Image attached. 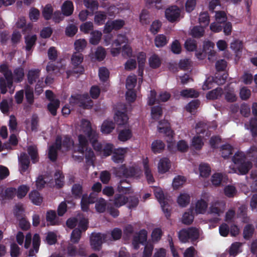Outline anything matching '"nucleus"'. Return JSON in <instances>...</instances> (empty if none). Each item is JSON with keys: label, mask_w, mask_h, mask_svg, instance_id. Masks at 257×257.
Returning a JSON list of instances; mask_svg holds the SVG:
<instances>
[{"label": "nucleus", "mask_w": 257, "mask_h": 257, "mask_svg": "<svg viewBox=\"0 0 257 257\" xmlns=\"http://www.w3.org/2000/svg\"><path fill=\"white\" fill-rule=\"evenodd\" d=\"M82 123L83 125H85L84 133L88 138L94 150L96 152H101L102 146L98 141V134L96 131L92 128L91 123L89 121L85 120L82 121Z\"/></svg>", "instance_id": "f257e3e1"}, {"label": "nucleus", "mask_w": 257, "mask_h": 257, "mask_svg": "<svg viewBox=\"0 0 257 257\" xmlns=\"http://www.w3.org/2000/svg\"><path fill=\"white\" fill-rule=\"evenodd\" d=\"M84 57L81 53L74 52L71 57V64L72 68L66 71L67 77L74 74H82L84 72V68L82 65Z\"/></svg>", "instance_id": "f03ea898"}, {"label": "nucleus", "mask_w": 257, "mask_h": 257, "mask_svg": "<svg viewBox=\"0 0 257 257\" xmlns=\"http://www.w3.org/2000/svg\"><path fill=\"white\" fill-rule=\"evenodd\" d=\"M69 102L72 106L78 105L83 109L90 108L93 105V101L89 99L87 93L72 95L69 98Z\"/></svg>", "instance_id": "7ed1b4c3"}, {"label": "nucleus", "mask_w": 257, "mask_h": 257, "mask_svg": "<svg viewBox=\"0 0 257 257\" xmlns=\"http://www.w3.org/2000/svg\"><path fill=\"white\" fill-rule=\"evenodd\" d=\"M199 237V230L194 227L182 229L178 233L179 239L183 243L188 242L189 240L191 242H194L196 241Z\"/></svg>", "instance_id": "20e7f679"}, {"label": "nucleus", "mask_w": 257, "mask_h": 257, "mask_svg": "<svg viewBox=\"0 0 257 257\" xmlns=\"http://www.w3.org/2000/svg\"><path fill=\"white\" fill-rule=\"evenodd\" d=\"M125 25V22L121 19H117L111 21H107L104 25L103 33L108 34L105 36V41L107 45L110 44L111 36L110 33L114 30L115 31L121 29Z\"/></svg>", "instance_id": "39448f33"}, {"label": "nucleus", "mask_w": 257, "mask_h": 257, "mask_svg": "<svg viewBox=\"0 0 257 257\" xmlns=\"http://www.w3.org/2000/svg\"><path fill=\"white\" fill-rule=\"evenodd\" d=\"M108 236L107 234L101 233H92L90 237V244L94 250H100L103 242L108 240Z\"/></svg>", "instance_id": "423d86ee"}, {"label": "nucleus", "mask_w": 257, "mask_h": 257, "mask_svg": "<svg viewBox=\"0 0 257 257\" xmlns=\"http://www.w3.org/2000/svg\"><path fill=\"white\" fill-rule=\"evenodd\" d=\"M154 194L155 197L160 203L162 210L165 213L166 218L169 219L171 216V209L163 191L161 190H157L155 192Z\"/></svg>", "instance_id": "0eeeda50"}, {"label": "nucleus", "mask_w": 257, "mask_h": 257, "mask_svg": "<svg viewBox=\"0 0 257 257\" xmlns=\"http://www.w3.org/2000/svg\"><path fill=\"white\" fill-rule=\"evenodd\" d=\"M5 78L0 77V89L2 94L7 92V88L11 89L13 86V73L9 70L3 73Z\"/></svg>", "instance_id": "6e6552de"}, {"label": "nucleus", "mask_w": 257, "mask_h": 257, "mask_svg": "<svg viewBox=\"0 0 257 257\" xmlns=\"http://www.w3.org/2000/svg\"><path fill=\"white\" fill-rule=\"evenodd\" d=\"M180 15L181 10L177 6H171L165 11V17L167 20L171 23L178 21Z\"/></svg>", "instance_id": "1a4fd4ad"}, {"label": "nucleus", "mask_w": 257, "mask_h": 257, "mask_svg": "<svg viewBox=\"0 0 257 257\" xmlns=\"http://www.w3.org/2000/svg\"><path fill=\"white\" fill-rule=\"evenodd\" d=\"M65 253L68 257H75L77 255L84 256L85 255V249L79 245V248L77 247L73 243H69L65 249Z\"/></svg>", "instance_id": "9d476101"}, {"label": "nucleus", "mask_w": 257, "mask_h": 257, "mask_svg": "<svg viewBox=\"0 0 257 257\" xmlns=\"http://www.w3.org/2000/svg\"><path fill=\"white\" fill-rule=\"evenodd\" d=\"M137 174V169L134 167H126L121 165L116 170V174L119 177L129 178L135 176Z\"/></svg>", "instance_id": "9b49d317"}, {"label": "nucleus", "mask_w": 257, "mask_h": 257, "mask_svg": "<svg viewBox=\"0 0 257 257\" xmlns=\"http://www.w3.org/2000/svg\"><path fill=\"white\" fill-rule=\"evenodd\" d=\"M167 123L168 122L165 120L160 121L159 126H158V130L159 133L164 134L168 137L167 142L169 144L168 147L169 148L170 147L171 144L173 143L174 135V132L170 128V127L167 126H161L162 125Z\"/></svg>", "instance_id": "f8f14e48"}, {"label": "nucleus", "mask_w": 257, "mask_h": 257, "mask_svg": "<svg viewBox=\"0 0 257 257\" xmlns=\"http://www.w3.org/2000/svg\"><path fill=\"white\" fill-rule=\"evenodd\" d=\"M226 76L223 75L220 76L219 78L216 77L215 78H212L211 80H209V78L207 79L205 82L202 86L203 90H208L212 87V84L213 82L216 83L218 85H222L225 83L226 81Z\"/></svg>", "instance_id": "ddd939ff"}, {"label": "nucleus", "mask_w": 257, "mask_h": 257, "mask_svg": "<svg viewBox=\"0 0 257 257\" xmlns=\"http://www.w3.org/2000/svg\"><path fill=\"white\" fill-rule=\"evenodd\" d=\"M126 148H118L114 150L112 156V161L116 163H122L124 160Z\"/></svg>", "instance_id": "4468645a"}, {"label": "nucleus", "mask_w": 257, "mask_h": 257, "mask_svg": "<svg viewBox=\"0 0 257 257\" xmlns=\"http://www.w3.org/2000/svg\"><path fill=\"white\" fill-rule=\"evenodd\" d=\"M114 119L117 124L122 125L126 124L128 117L125 111L117 110L115 113Z\"/></svg>", "instance_id": "2eb2a0df"}, {"label": "nucleus", "mask_w": 257, "mask_h": 257, "mask_svg": "<svg viewBox=\"0 0 257 257\" xmlns=\"http://www.w3.org/2000/svg\"><path fill=\"white\" fill-rule=\"evenodd\" d=\"M46 219L49 225H57L59 224V218L57 216L56 211L53 210H49L47 211Z\"/></svg>", "instance_id": "dca6fc26"}, {"label": "nucleus", "mask_w": 257, "mask_h": 257, "mask_svg": "<svg viewBox=\"0 0 257 257\" xmlns=\"http://www.w3.org/2000/svg\"><path fill=\"white\" fill-rule=\"evenodd\" d=\"M40 72L41 71L39 69H32L28 71L27 79L29 84L32 85L36 82L37 79L40 76Z\"/></svg>", "instance_id": "f3484780"}, {"label": "nucleus", "mask_w": 257, "mask_h": 257, "mask_svg": "<svg viewBox=\"0 0 257 257\" xmlns=\"http://www.w3.org/2000/svg\"><path fill=\"white\" fill-rule=\"evenodd\" d=\"M62 14L65 16H70L73 14L74 6L73 3L70 1H65L61 6Z\"/></svg>", "instance_id": "a211bd4d"}, {"label": "nucleus", "mask_w": 257, "mask_h": 257, "mask_svg": "<svg viewBox=\"0 0 257 257\" xmlns=\"http://www.w3.org/2000/svg\"><path fill=\"white\" fill-rule=\"evenodd\" d=\"M171 167L170 161L167 158L160 159L158 164V171L161 174H164L169 171Z\"/></svg>", "instance_id": "6ab92c4d"}, {"label": "nucleus", "mask_w": 257, "mask_h": 257, "mask_svg": "<svg viewBox=\"0 0 257 257\" xmlns=\"http://www.w3.org/2000/svg\"><path fill=\"white\" fill-rule=\"evenodd\" d=\"M117 191L119 193L125 194H130L132 192L131 186L125 179L120 181L117 186Z\"/></svg>", "instance_id": "aec40b11"}, {"label": "nucleus", "mask_w": 257, "mask_h": 257, "mask_svg": "<svg viewBox=\"0 0 257 257\" xmlns=\"http://www.w3.org/2000/svg\"><path fill=\"white\" fill-rule=\"evenodd\" d=\"M165 148L164 143L160 140H156L153 141L151 145L152 151L155 154L162 153Z\"/></svg>", "instance_id": "412c9836"}, {"label": "nucleus", "mask_w": 257, "mask_h": 257, "mask_svg": "<svg viewBox=\"0 0 257 257\" xmlns=\"http://www.w3.org/2000/svg\"><path fill=\"white\" fill-rule=\"evenodd\" d=\"M115 124L112 120H105L101 126V132L103 134H110L114 129Z\"/></svg>", "instance_id": "4be33fe9"}, {"label": "nucleus", "mask_w": 257, "mask_h": 257, "mask_svg": "<svg viewBox=\"0 0 257 257\" xmlns=\"http://www.w3.org/2000/svg\"><path fill=\"white\" fill-rule=\"evenodd\" d=\"M255 229L252 224H247L243 228V237L246 240H250L253 236Z\"/></svg>", "instance_id": "5701e85b"}, {"label": "nucleus", "mask_w": 257, "mask_h": 257, "mask_svg": "<svg viewBox=\"0 0 257 257\" xmlns=\"http://www.w3.org/2000/svg\"><path fill=\"white\" fill-rule=\"evenodd\" d=\"M19 160L21 170L23 172H26L28 169L30 163L29 156L25 153H23Z\"/></svg>", "instance_id": "b1692460"}, {"label": "nucleus", "mask_w": 257, "mask_h": 257, "mask_svg": "<svg viewBox=\"0 0 257 257\" xmlns=\"http://www.w3.org/2000/svg\"><path fill=\"white\" fill-rule=\"evenodd\" d=\"M16 27L19 29H23V31L26 33L30 31L32 29L33 25L31 23H29L26 25V20L25 17H21L19 19L16 23Z\"/></svg>", "instance_id": "393cba45"}, {"label": "nucleus", "mask_w": 257, "mask_h": 257, "mask_svg": "<svg viewBox=\"0 0 257 257\" xmlns=\"http://www.w3.org/2000/svg\"><path fill=\"white\" fill-rule=\"evenodd\" d=\"M37 37L36 35L32 36L27 35L25 37V43L26 44L25 49L27 51H30L36 45Z\"/></svg>", "instance_id": "a878e982"}, {"label": "nucleus", "mask_w": 257, "mask_h": 257, "mask_svg": "<svg viewBox=\"0 0 257 257\" xmlns=\"http://www.w3.org/2000/svg\"><path fill=\"white\" fill-rule=\"evenodd\" d=\"M107 15L104 12L97 11L95 14L94 22L96 25L101 26L105 23Z\"/></svg>", "instance_id": "bb28decb"}, {"label": "nucleus", "mask_w": 257, "mask_h": 257, "mask_svg": "<svg viewBox=\"0 0 257 257\" xmlns=\"http://www.w3.org/2000/svg\"><path fill=\"white\" fill-rule=\"evenodd\" d=\"M223 94V90L221 87H217L209 91L206 94V98L209 100L217 99L220 97Z\"/></svg>", "instance_id": "cd10ccee"}, {"label": "nucleus", "mask_w": 257, "mask_h": 257, "mask_svg": "<svg viewBox=\"0 0 257 257\" xmlns=\"http://www.w3.org/2000/svg\"><path fill=\"white\" fill-rule=\"evenodd\" d=\"M133 136V133L131 129L125 128L121 130L118 133V139L121 142H126Z\"/></svg>", "instance_id": "c85d7f7f"}, {"label": "nucleus", "mask_w": 257, "mask_h": 257, "mask_svg": "<svg viewBox=\"0 0 257 257\" xmlns=\"http://www.w3.org/2000/svg\"><path fill=\"white\" fill-rule=\"evenodd\" d=\"M252 167V164L250 161H244L238 165L237 169L241 175H245L248 172Z\"/></svg>", "instance_id": "c756f323"}, {"label": "nucleus", "mask_w": 257, "mask_h": 257, "mask_svg": "<svg viewBox=\"0 0 257 257\" xmlns=\"http://www.w3.org/2000/svg\"><path fill=\"white\" fill-rule=\"evenodd\" d=\"M29 198L32 202L36 205H40L43 201V198L40 196V193L36 190L32 191L30 193Z\"/></svg>", "instance_id": "7c9ffc66"}, {"label": "nucleus", "mask_w": 257, "mask_h": 257, "mask_svg": "<svg viewBox=\"0 0 257 257\" xmlns=\"http://www.w3.org/2000/svg\"><path fill=\"white\" fill-rule=\"evenodd\" d=\"M78 152L83 155L85 149L87 148L88 141L84 135H79L78 136Z\"/></svg>", "instance_id": "2f4dec72"}, {"label": "nucleus", "mask_w": 257, "mask_h": 257, "mask_svg": "<svg viewBox=\"0 0 257 257\" xmlns=\"http://www.w3.org/2000/svg\"><path fill=\"white\" fill-rule=\"evenodd\" d=\"M208 207V203L204 200L201 199L197 201L195 205V211L197 213L203 214Z\"/></svg>", "instance_id": "473e14b6"}, {"label": "nucleus", "mask_w": 257, "mask_h": 257, "mask_svg": "<svg viewBox=\"0 0 257 257\" xmlns=\"http://www.w3.org/2000/svg\"><path fill=\"white\" fill-rule=\"evenodd\" d=\"M71 192L75 199H79L82 196L83 187L82 185L75 183L73 185Z\"/></svg>", "instance_id": "72a5a7b5"}, {"label": "nucleus", "mask_w": 257, "mask_h": 257, "mask_svg": "<svg viewBox=\"0 0 257 257\" xmlns=\"http://www.w3.org/2000/svg\"><path fill=\"white\" fill-rule=\"evenodd\" d=\"M205 33V27L201 26H194L191 31V34L193 37L200 38L203 37Z\"/></svg>", "instance_id": "f704fd0d"}, {"label": "nucleus", "mask_w": 257, "mask_h": 257, "mask_svg": "<svg viewBox=\"0 0 257 257\" xmlns=\"http://www.w3.org/2000/svg\"><path fill=\"white\" fill-rule=\"evenodd\" d=\"M60 101L59 99H55L50 101L47 105V109L53 116H56L57 110L60 106Z\"/></svg>", "instance_id": "c9c22d12"}, {"label": "nucleus", "mask_w": 257, "mask_h": 257, "mask_svg": "<svg viewBox=\"0 0 257 257\" xmlns=\"http://www.w3.org/2000/svg\"><path fill=\"white\" fill-rule=\"evenodd\" d=\"M15 81L17 83L21 82L25 76L24 69L22 67H18L14 70Z\"/></svg>", "instance_id": "e433bc0d"}, {"label": "nucleus", "mask_w": 257, "mask_h": 257, "mask_svg": "<svg viewBox=\"0 0 257 257\" xmlns=\"http://www.w3.org/2000/svg\"><path fill=\"white\" fill-rule=\"evenodd\" d=\"M54 178L56 187L62 188L64 184V176L60 171H56L54 174Z\"/></svg>", "instance_id": "4c0bfd02"}, {"label": "nucleus", "mask_w": 257, "mask_h": 257, "mask_svg": "<svg viewBox=\"0 0 257 257\" xmlns=\"http://www.w3.org/2000/svg\"><path fill=\"white\" fill-rule=\"evenodd\" d=\"M149 63L150 67L153 69H156L161 66L162 61L157 55L153 54L149 58Z\"/></svg>", "instance_id": "58836bf2"}, {"label": "nucleus", "mask_w": 257, "mask_h": 257, "mask_svg": "<svg viewBox=\"0 0 257 257\" xmlns=\"http://www.w3.org/2000/svg\"><path fill=\"white\" fill-rule=\"evenodd\" d=\"M199 169L201 177L207 178L210 176L211 168L208 164L202 163L200 164Z\"/></svg>", "instance_id": "ea45409f"}, {"label": "nucleus", "mask_w": 257, "mask_h": 257, "mask_svg": "<svg viewBox=\"0 0 257 257\" xmlns=\"http://www.w3.org/2000/svg\"><path fill=\"white\" fill-rule=\"evenodd\" d=\"M128 198L122 194H116L114 196V205L116 207H119L127 203Z\"/></svg>", "instance_id": "a19ab883"}, {"label": "nucleus", "mask_w": 257, "mask_h": 257, "mask_svg": "<svg viewBox=\"0 0 257 257\" xmlns=\"http://www.w3.org/2000/svg\"><path fill=\"white\" fill-rule=\"evenodd\" d=\"M226 179V176L221 173H216L211 177V182L215 186H218L221 182Z\"/></svg>", "instance_id": "79ce46f5"}, {"label": "nucleus", "mask_w": 257, "mask_h": 257, "mask_svg": "<svg viewBox=\"0 0 257 257\" xmlns=\"http://www.w3.org/2000/svg\"><path fill=\"white\" fill-rule=\"evenodd\" d=\"M233 150L232 147L229 144L222 145L221 148L222 157L224 159L228 158L233 154Z\"/></svg>", "instance_id": "37998d69"}, {"label": "nucleus", "mask_w": 257, "mask_h": 257, "mask_svg": "<svg viewBox=\"0 0 257 257\" xmlns=\"http://www.w3.org/2000/svg\"><path fill=\"white\" fill-rule=\"evenodd\" d=\"M190 197L187 193L181 194L177 199L178 204L182 207H186L190 202Z\"/></svg>", "instance_id": "c03bdc74"}, {"label": "nucleus", "mask_w": 257, "mask_h": 257, "mask_svg": "<svg viewBox=\"0 0 257 257\" xmlns=\"http://www.w3.org/2000/svg\"><path fill=\"white\" fill-rule=\"evenodd\" d=\"M90 38L89 42L92 45H97L102 36V33L98 31H93L90 33Z\"/></svg>", "instance_id": "a18cd8bd"}, {"label": "nucleus", "mask_w": 257, "mask_h": 257, "mask_svg": "<svg viewBox=\"0 0 257 257\" xmlns=\"http://www.w3.org/2000/svg\"><path fill=\"white\" fill-rule=\"evenodd\" d=\"M180 95L186 98H197L199 96V93L193 89H183L180 92Z\"/></svg>", "instance_id": "49530a36"}, {"label": "nucleus", "mask_w": 257, "mask_h": 257, "mask_svg": "<svg viewBox=\"0 0 257 257\" xmlns=\"http://www.w3.org/2000/svg\"><path fill=\"white\" fill-rule=\"evenodd\" d=\"M30 190V187L26 185H21L16 190V195L19 199H22L26 196Z\"/></svg>", "instance_id": "de8ad7c7"}, {"label": "nucleus", "mask_w": 257, "mask_h": 257, "mask_svg": "<svg viewBox=\"0 0 257 257\" xmlns=\"http://www.w3.org/2000/svg\"><path fill=\"white\" fill-rule=\"evenodd\" d=\"M204 145L202 138L200 136H194L192 139V146L196 150H200Z\"/></svg>", "instance_id": "09e8293b"}, {"label": "nucleus", "mask_w": 257, "mask_h": 257, "mask_svg": "<svg viewBox=\"0 0 257 257\" xmlns=\"http://www.w3.org/2000/svg\"><path fill=\"white\" fill-rule=\"evenodd\" d=\"M106 201L102 198H100L96 201L95 205L96 210L99 213H103L105 211Z\"/></svg>", "instance_id": "8fccbe9b"}, {"label": "nucleus", "mask_w": 257, "mask_h": 257, "mask_svg": "<svg viewBox=\"0 0 257 257\" xmlns=\"http://www.w3.org/2000/svg\"><path fill=\"white\" fill-rule=\"evenodd\" d=\"M74 145V142L70 137L68 135L65 136L62 139V146L65 151H69Z\"/></svg>", "instance_id": "3c124183"}, {"label": "nucleus", "mask_w": 257, "mask_h": 257, "mask_svg": "<svg viewBox=\"0 0 257 257\" xmlns=\"http://www.w3.org/2000/svg\"><path fill=\"white\" fill-rule=\"evenodd\" d=\"M167 43L166 37L163 34L158 35L155 39V46L158 47H162Z\"/></svg>", "instance_id": "603ef678"}, {"label": "nucleus", "mask_w": 257, "mask_h": 257, "mask_svg": "<svg viewBox=\"0 0 257 257\" xmlns=\"http://www.w3.org/2000/svg\"><path fill=\"white\" fill-rule=\"evenodd\" d=\"M199 22L204 27L208 26L210 22V17L208 12H204L201 13L199 15Z\"/></svg>", "instance_id": "864d4df0"}, {"label": "nucleus", "mask_w": 257, "mask_h": 257, "mask_svg": "<svg viewBox=\"0 0 257 257\" xmlns=\"http://www.w3.org/2000/svg\"><path fill=\"white\" fill-rule=\"evenodd\" d=\"M53 9L50 5H46L42 11V16L45 20H50L52 17Z\"/></svg>", "instance_id": "5fc2aeb1"}, {"label": "nucleus", "mask_w": 257, "mask_h": 257, "mask_svg": "<svg viewBox=\"0 0 257 257\" xmlns=\"http://www.w3.org/2000/svg\"><path fill=\"white\" fill-rule=\"evenodd\" d=\"M249 130L252 138L257 137V118L252 117L249 121Z\"/></svg>", "instance_id": "6e6d98bb"}, {"label": "nucleus", "mask_w": 257, "mask_h": 257, "mask_svg": "<svg viewBox=\"0 0 257 257\" xmlns=\"http://www.w3.org/2000/svg\"><path fill=\"white\" fill-rule=\"evenodd\" d=\"M163 111L160 106H154L151 109V115L154 119H159L162 115Z\"/></svg>", "instance_id": "4d7b16f0"}, {"label": "nucleus", "mask_w": 257, "mask_h": 257, "mask_svg": "<svg viewBox=\"0 0 257 257\" xmlns=\"http://www.w3.org/2000/svg\"><path fill=\"white\" fill-rule=\"evenodd\" d=\"M87 45V42L84 39H79L76 40L74 43L75 52L81 53L85 48Z\"/></svg>", "instance_id": "13d9d810"}, {"label": "nucleus", "mask_w": 257, "mask_h": 257, "mask_svg": "<svg viewBox=\"0 0 257 257\" xmlns=\"http://www.w3.org/2000/svg\"><path fill=\"white\" fill-rule=\"evenodd\" d=\"M84 6L90 11L93 12L98 9V3L96 0H83Z\"/></svg>", "instance_id": "bf43d9fd"}, {"label": "nucleus", "mask_w": 257, "mask_h": 257, "mask_svg": "<svg viewBox=\"0 0 257 257\" xmlns=\"http://www.w3.org/2000/svg\"><path fill=\"white\" fill-rule=\"evenodd\" d=\"M185 49L188 51H194L197 49L196 41L192 39H187L184 44Z\"/></svg>", "instance_id": "052dcab7"}, {"label": "nucleus", "mask_w": 257, "mask_h": 257, "mask_svg": "<svg viewBox=\"0 0 257 257\" xmlns=\"http://www.w3.org/2000/svg\"><path fill=\"white\" fill-rule=\"evenodd\" d=\"M82 232L78 228H75L71 234V241L72 243H77L79 242L81 237Z\"/></svg>", "instance_id": "680f3d73"}, {"label": "nucleus", "mask_w": 257, "mask_h": 257, "mask_svg": "<svg viewBox=\"0 0 257 257\" xmlns=\"http://www.w3.org/2000/svg\"><path fill=\"white\" fill-rule=\"evenodd\" d=\"M106 56V51L102 47H98L95 52V59L98 61H101L104 59Z\"/></svg>", "instance_id": "e2e57ef3"}, {"label": "nucleus", "mask_w": 257, "mask_h": 257, "mask_svg": "<svg viewBox=\"0 0 257 257\" xmlns=\"http://www.w3.org/2000/svg\"><path fill=\"white\" fill-rule=\"evenodd\" d=\"M98 75L101 81L106 82L109 78V72L106 68L104 67H100L99 69Z\"/></svg>", "instance_id": "0e129e2a"}, {"label": "nucleus", "mask_w": 257, "mask_h": 257, "mask_svg": "<svg viewBox=\"0 0 257 257\" xmlns=\"http://www.w3.org/2000/svg\"><path fill=\"white\" fill-rule=\"evenodd\" d=\"M40 11L35 8H32L30 9L29 14V17L32 22H37L40 17Z\"/></svg>", "instance_id": "69168bd1"}, {"label": "nucleus", "mask_w": 257, "mask_h": 257, "mask_svg": "<svg viewBox=\"0 0 257 257\" xmlns=\"http://www.w3.org/2000/svg\"><path fill=\"white\" fill-rule=\"evenodd\" d=\"M80 30L84 34H89L93 30V24L91 22H86L80 26Z\"/></svg>", "instance_id": "338daca9"}, {"label": "nucleus", "mask_w": 257, "mask_h": 257, "mask_svg": "<svg viewBox=\"0 0 257 257\" xmlns=\"http://www.w3.org/2000/svg\"><path fill=\"white\" fill-rule=\"evenodd\" d=\"M150 20L149 12L146 10H143L140 16V22L143 25H147L150 23Z\"/></svg>", "instance_id": "774afa93"}]
</instances>
